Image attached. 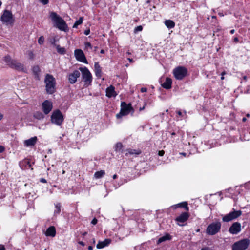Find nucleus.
I'll list each match as a JSON object with an SVG mask.
<instances>
[{"label": "nucleus", "mask_w": 250, "mask_h": 250, "mask_svg": "<svg viewBox=\"0 0 250 250\" xmlns=\"http://www.w3.org/2000/svg\"><path fill=\"white\" fill-rule=\"evenodd\" d=\"M52 21L55 23L56 27L61 31H66L68 26L65 21L55 12H51L49 16Z\"/></svg>", "instance_id": "nucleus-1"}, {"label": "nucleus", "mask_w": 250, "mask_h": 250, "mask_svg": "<svg viewBox=\"0 0 250 250\" xmlns=\"http://www.w3.org/2000/svg\"><path fill=\"white\" fill-rule=\"evenodd\" d=\"M44 83L45 89L49 94H52L55 92L56 81L53 76L50 74H46L45 77Z\"/></svg>", "instance_id": "nucleus-2"}, {"label": "nucleus", "mask_w": 250, "mask_h": 250, "mask_svg": "<svg viewBox=\"0 0 250 250\" xmlns=\"http://www.w3.org/2000/svg\"><path fill=\"white\" fill-rule=\"evenodd\" d=\"M250 240L244 239L235 242L232 246V250H245L250 245Z\"/></svg>", "instance_id": "nucleus-3"}, {"label": "nucleus", "mask_w": 250, "mask_h": 250, "mask_svg": "<svg viewBox=\"0 0 250 250\" xmlns=\"http://www.w3.org/2000/svg\"><path fill=\"white\" fill-rule=\"evenodd\" d=\"M51 121L52 123L59 126L62 124L63 121V117L59 110L53 111L51 116Z\"/></svg>", "instance_id": "nucleus-4"}, {"label": "nucleus", "mask_w": 250, "mask_h": 250, "mask_svg": "<svg viewBox=\"0 0 250 250\" xmlns=\"http://www.w3.org/2000/svg\"><path fill=\"white\" fill-rule=\"evenodd\" d=\"M221 227V224L220 222L211 223L208 226L206 232L210 235H215L220 231Z\"/></svg>", "instance_id": "nucleus-5"}, {"label": "nucleus", "mask_w": 250, "mask_h": 250, "mask_svg": "<svg viewBox=\"0 0 250 250\" xmlns=\"http://www.w3.org/2000/svg\"><path fill=\"white\" fill-rule=\"evenodd\" d=\"M133 108L130 104H127L125 102H122L121 104V110L119 113L116 115L117 118L128 115Z\"/></svg>", "instance_id": "nucleus-6"}, {"label": "nucleus", "mask_w": 250, "mask_h": 250, "mask_svg": "<svg viewBox=\"0 0 250 250\" xmlns=\"http://www.w3.org/2000/svg\"><path fill=\"white\" fill-rule=\"evenodd\" d=\"M188 70L183 66H178L175 68L173 71L175 78L177 80L183 79L187 74Z\"/></svg>", "instance_id": "nucleus-7"}, {"label": "nucleus", "mask_w": 250, "mask_h": 250, "mask_svg": "<svg viewBox=\"0 0 250 250\" xmlns=\"http://www.w3.org/2000/svg\"><path fill=\"white\" fill-rule=\"evenodd\" d=\"M80 70L82 72V77L85 84L90 85L91 83L92 77L91 73L86 67H80Z\"/></svg>", "instance_id": "nucleus-8"}, {"label": "nucleus", "mask_w": 250, "mask_h": 250, "mask_svg": "<svg viewBox=\"0 0 250 250\" xmlns=\"http://www.w3.org/2000/svg\"><path fill=\"white\" fill-rule=\"evenodd\" d=\"M242 214L241 210L236 211L234 210L233 211L230 212L229 213L225 215L222 218V221L225 222H228L232 221L235 219L237 218Z\"/></svg>", "instance_id": "nucleus-9"}, {"label": "nucleus", "mask_w": 250, "mask_h": 250, "mask_svg": "<svg viewBox=\"0 0 250 250\" xmlns=\"http://www.w3.org/2000/svg\"><path fill=\"white\" fill-rule=\"evenodd\" d=\"M0 20L4 23H11L14 21L13 16L10 11L5 10L1 16Z\"/></svg>", "instance_id": "nucleus-10"}, {"label": "nucleus", "mask_w": 250, "mask_h": 250, "mask_svg": "<svg viewBox=\"0 0 250 250\" xmlns=\"http://www.w3.org/2000/svg\"><path fill=\"white\" fill-rule=\"evenodd\" d=\"M42 110L43 113L47 115L52 109L53 105L51 102L48 100H45L42 103Z\"/></svg>", "instance_id": "nucleus-11"}, {"label": "nucleus", "mask_w": 250, "mask_h": 250, "mask_svg": "<svg viewBox=\"0 0 250 250\" xmlns=\"http://www.w3.org/2000/svg\"><path fill=\"white\" fill-rule=\"evenodd\" d=\"M75 56L76 59L81 62L87 63V61L85 58L83 51L81 49H76L75 50Z\"/></svg>", "instance_id": "nucleus-12"}, {"label": "nucleus", "mask_w": 250, "mask_h": 250, "mask_svg": "<svg viewBox=\"0 0 250 250\" xmlns=\"http://www.w3.org/2000/svg\"><path fill=\"white\" fill-rule=\"evenodd\" d=\"M229 232L232 234H237L241 231V224L238 222H235L229 228Z\"/></svg>", "instance_id": "nucleus-13"}, {"label": "nucleus", "mask_w": 250, "mask_h": 250, "mask_svg": "<svg viewBox=\"0 0 250 250\" xmlns=\"http://www.w3.org/2000/svg\"><path fill=\"white\" fill-rule=\"evenodd\" d=\"M80 76V73L78 70H75L73 73L68 75V81L71 84L75 83L77 79Z\"/></svg>", "instance_id": "nucleus-14"}, {"label": "nucleus", "mask_w": 250, "mask_h": 250, "mask_svg": "<svg viewBox=\"0 0 250 250\" xmlns=\"http://www.w3.org/2000/svg\"><path fill=\"white\" fill-rule=\"evenodd\" d=\"M11 68L15 69L16 70L20 71L25 72V70L24 69V65L18 62L16 60H15L12 65L10 67Z\"/></svg>", "instance_id": "nucleus-15"}, {"label": "nucleus", "mask_w": 250, "mask_h": 250, "mask_svg": "<svg viewBox=\"0 0 250 250\" xmlns=\"http://www.w3.org/2000/svg\"><path fill=\"white\" fill-rule=\"evenodd\" d=\"M117 94L115 91V88L113 86L110 85L106 89V96L108 97H116Z\"/></svg>", "instance_id": "nucleus-16"}, {"label": "nucleus", "mask_w": 250, "mask_h": 250, "mask_svg": "<svg viewBox=\"0 0 250 250\" xmlns=\"http://www.w3.org/2000/svg\"><path fill=\"white\" fill-rule=\"evenodd\" d=\"M189 217V215L187 212H183L176 218V221L179 222L183 223L186 221Z\"/></svg>", "instance_id": "nucleus-17"}, {"label": "nucleus", "mask_w": 250, "mask_h": 250, "mask_svg": "<svg viewBox=\"0 0 250 250\" xmlns=\"http://www.w3.org/2000/svg\"><path fill=\"white\" fill-rule=\"evenodd\" d=\"M111 242V240L109 239H106L103 241H99L97 244L96 247L97 249H102L108 246Z\"/></svg>", "instance_id": "nucleus-18"}, {"label": "nucleus", "mask_w": 250, "mask_h": 250, "mask_svg": "<svg viewBox=\"0 0 250 250\" xmlns=\"http://www.w3.org/2000/svg\"><path fill=\"white\" fill-rule=\"evenodd\" d=\"M45 235L47 236L54 237L56 235V229L54 226L49 227L45 232Z\"/></svg>", "instance_id": "nucleus-19"}, {"label": "nucleus", "mask_w": 250, "mask_h": 250, "mask_svg": "<svg viewBox=\"0 0 250 250\" xmlns=\"http://www.w3.org/2000/svg\"><path fill=\"white\" fill-rule=\"evenodd\" d=\"M37 140V137H32L29 139L24 141V145L27 146H33L36 143Z\"/></svg>", "instance_id": "nucleus-20"}, {"label": "nucleus", "mask_w": 250, "mask_h": 250, "mask_svg": "<svg viewBox=\"0 0 250 250\" xmlns=\"http://www.w3.org/2000/svg\"><path fill=\"white\" fill-rule=\"evenodd\" d=\"M172 80L169 78H167L165 82L162 84V86L167 89H169L171 87Z\"/></svg>", "instance_id": "nucleus-21"}, {"label": "nucleus", "mask_w": 250, "mask_h": 250, "mask_svg": "<svg viewBox=\"0 0 250 250\" xmlns=\"http://www.w3.org/2000/svg\"><path fill=\"white\" fill-rule=\"evenodd\" d=\"M40 68L39 66L36 65L34 66L32 68V72L35 76V78L36 79L39 80H40Z\"/></svg>", "instance_id": "nucleus-22"}, {"label": "nucleus", "mask_w": 250, "mask_h": 250, "mask_svg": "<svg viewBox=\"0 0 250 250\" xmlns=\"http://www.w3.org/2000/svg\"><path fill=\"white\" fill-rule=\"evenodd\" d=\"M94 68L96 76L98 78H100L102 74V70L98 62L95 63Z\"/></svg>", "instance_id": "nucleus-23"}, {"label": "nucleus", "mask_w": 250, "mask_h": 250, "mask_svg": "<svg viewBox=\"0 0 250 250\" xmlns=\"http://www.w3.org/2000/svg\"><path fill=\"white\" fill-rule=\"evenodd\" d=\"M5 62L10 67L12 65L13 63L15 61V60H13L11 58V57L9 55H7L4 57L3 59Z\"/></svg>", "instance_id": "nucleus-24"}, {"label": "nucleus", "mask_w": 250, "mask_h": 250, "mask_svg": "<svg viewBox=\"0 0 250 250\" xmlns=\"http://www.w3.org/2000/svg\"><path fill=\"white\" fill-rule=\"evenodd\" d=\"M165 25L169 29H171L175 26V23L170 20H167L165 21Z\"/></svg>", "instance_id": "nucleus-25"}, {"label": "nucleus", "mask_w": 250, "mask_h": 250, "mask_svg": "<svg viewBox=\"0 0 250 250\" xmlns=\"http://www.w3.org/2000/svg\"><path fill=\"white\" fill-rule=\"evenodd\" d=\"M171 239V236L168 234H166V235L165 236H163L161 237H160L158 240V241H157V243L158 244H160L163 242H164L166 240H170Z\"/></svg>", "instance_id": "nucleus-26"}, {"label": "nucleus", "mask_w": 250, "mask_h": 250, "mask_svg": "<svg viewBox=\"0 0 250 250\" xmlns=\"http://www.w3.org/2000/svg\"><path fill=\"white\" fill-rule=\"evenodd\" d=\"M105 174V171L103 170L97 171L94 174V177L96 179H99L103 177Z\"/></svg>", "instance_id": "nucleus-27"}, {"label": "nucleus", "mask_w": 250, "mask_h": 250, "mask_svg": "<svg viewBox=\"0 0 250 250\" xmlns=\"http://www.w3.org/2000/svg\"><path fill=\"white\" fill-rule=\"evenodd\" d=\"M34 117L37 119L41 120L44 118V115L40 111L36 112L34 114Z\"/></svg>", "instance_id": "nucleus-28"}, {"label": "nucleus", "mask_w": 250, "mask_h": 250, "mask_svg": "<svg viewBox=\"0 0 250 250\" xmlns=\"http://www.w3.org/2000/svg\"><path fill=\"white\" fill-rule=\"evenodd\" d=\"M57 52L61 54H64L65 53L66 50L65 48L61 47L59 45H56Z\"/></svg>", "instance_id": "nucleus-29"}, {"label": "nucleus", "mask_w": 250, "mask_h": 250, "mask_svg": "<svg viewBox=\"0 0 250 250\" xmlns=\"http://www.w3.org/2000/svg\"><path fill=\"white\" fill-rule=\"evenodd\" d=\"M83 17H80L78 20H77L75 23L74 24L73 27L75 28H77L79 25L83 23Z\"/></svg>", "instance_id": "nucleus-30"}, {"label": "nucleus", "mask_w": 250, "mask_h": 250, "mask_svg": "<svg viewBox=\"0 0 250 250\" xmlns=\"http://www.w3.org/2000/svg\"><path fill=\"white\" fill-rule=\"evenodd\" d=\"M61 212V205L60 203H57L55 205V209L54 210L55 214H59Z\"/></svg>", "instance_id": "nucleus-31"}, {"label": "nucleus", "mask_w": 250, "mask_h": 250, "mask_svg": "<svg viewBox=\"0 0 250 250\" xmlns=\"http://www.w3.org/2000/svg\"><path fill=\"white\" fill-rule=\"evenodd\" d=\"M123 145L121 143H118L116 144L115 146V149L116 151H119L122 148Z\"/></svg>", "instance_id": "nucleus-32"}, {"label": "nucleus", "mask_w": 250, "mask_h": 250, "mask_svg": "<svg viewBox=\"0 0 250 250\" xmlns=\"http://www.w3.org/2000/svg\"><path fill=\"white\" fill-rule=\"evenodd\" d=\"M178 206L180 207H183V208H185V209L187 210H188V204L186 202H183V203H181L178 204Z\"/></svg>", "instance_id": "nucleus-33"}, {"label": "nucleus", "mask_w": 250, "mask_h": 250, "mask_svg": "<svg viewBox=\"0 0 250 250\" xmlns=\"http://www.w3.org/2000/svg\"><path fill=\"white\" fill-rule=\"evenodd\" d=\"M129 153L130 154H140L141 151H140V150H130L129 151Z\"/></svg>", "instance_id": "nucleus-34"}, {"label": "nucleus", "mask_w": 250, "mask_h": 250, "mask_svg": "<svg viewBox=\"0 0 250 250\" xmlns=\"http://www.w3.org/2000/svg\"><path fill=\"white\" fill-rule=\"evenodd\" d=\"M44 41V38L43 36H41L38 39V43L40 44H42Z\"/></svg>", "instance_id": "nucleus-35"}, {"label": "nucleus", "mask_w": 250, "mask_h": 250, "mask_svg": "<svg viewBox=\"0 0 250 250\" xmlns=\"http://www.w3.org/2000/svg\"><path fill=\"white\" fill-rule=\"evenodd\" d=\"M143 29V27L141 25H139V26H137L135 29H134V32H140V31H141Z\"/></svg>", "instance_id": "nucleus-36"}, {"label": "nucleus", "mask_w": 250, "mask_h": 250, "mask_svg": "<svg viewBox=\"0 0 250 250\" xmlns=\"http://www.w3.org/2000/svg\"><path fill=\"white\" fill-rule=\"evenodd\" d=\"M85 47L86 48H89L90 49H92V45L90 42H85Z\"/></svg>", "instance_id": "nucleus-37"}, {"label": "nucleus", "mask_w": 250, "mask_h": 250, "mask_svg": "<svg viewBox=\"0 0 250 250\" xmlns=\"http://www.w3.org/2000/svg\"><path fill=\"white\" fill-rule=\"evenodd\" d=\"M40 1L43 5L47 4L49 2L48 0H40Z\"/></svg>", "instance_id": "nucleus-38"}, {"label": "nucleus", "mask_w": 250, "mask_h": 250, "mask_svg": "<svg viewBox=\"0 0 250 250\" xmlns=\"http://www.w3.org/2000/svg\"><path fill=\"white\" fill-rule=\"evenodd\" d=\"M55 42H56V40L55 38L53 39L51 41H50V42L54 46H55L56 45H57V44H56L55 43Z\"/></svg>", "instance_id": "nucleus-39"}, {"label": "nucleus", "mask_w": 250, "mask_h": 250, "mask_svg": "<svg viewBox=\"0 0 250 250\" xmlns=\"http://www.w3.org/2000/svg\"><path fill=\"white\" fill-rule=\"evenodd\" d=\"M97 223V220L96 218H94L93 219V220H92L91 221V223L93 224V225H96Z\"/></svg>", "instance_id": "nucleus-40"}, {"label": "nucleus", "mask_w": 250, "mask_h": 250, "mask_svg": "<svg viewBox=\"0 0 250 250\" xmlns=\"http://www.w3.org/2000/svg\"><path fill=\"white\" fill-rule=\"evenodd\" d=\"M164 153H165V152H164V150L159 151V152H158V154L160 156H163Z\"/></svg>", "instance_id": "nucleus-41"}, {"label": "nucleus", "mask_w": 250, "mask_h": 250, "mask_svg": "<svg viewBox=\"0 0 250 250\" xmlns=\"http://www.w3.org/2000/svg\"><path fill=\"white\" fill-rule=\"evenodd\" d=\"M90 32V29H87V30H86L84 31V34H85V35H89V34Z\"/></svg>", "instance_id": "nucleus-42"}, {"label": "nucleus", "mask_w": 250, "mask_h": 250, "mask_svg": "<svg viewBox=\"0 0 250 250\" xmlns=\"http://www.w3.org/2000/svg\"><path fill=\"white\" fill-rule=\"evenodd\" d=\"M4 150V147L2 146H0V153L3 152Z\"/></svg>", "instance_id": "nucleus-43"}, {"label": "nucleus", "mask_w": 250, "mask_h": 250, "mask_svg": "<svg viewBox=\"0 0 250 250\" xmlns=\"http://www.w3.org/2000/svg\"><path fill=\"white\" fill-rule=\"evenodd\" d=\"M201 250H212L209 247H206L203 248L202 249H201Z\"/></svg>", "instance_id": "nucleus-44"}, {"label": "nucleus", "mask_w": 250, "mask_h": 250, "mask_svg": "<svg viewBox=\"0 0 250 250\" xmlns=\"http://www.w3.org/2000/svg\"><path fill=\"white\" fill-rule=\"evenodd\" d=\"M141 91L142 92H146L147 91V88H145V87H142L141 89Z\"/></svg>", "instance_id": "nucleus-45"}, {"label": "nucleus", "mask_w": 250, "mask_h": 250, "mask_svg": "<svg viewBox=\"0 0 250 250\" xmlns=\"http://www.w3.org/2000/svg\"><path fill=\"white\" fill-rule=\"evenodd\" d=\"M40 181L41 182L43 183H45L47 182L46 180L44 178H41Z\"/></svg>", "instance_id": "nucleus-46"}, {"label": "nucleus", "mask_w": 250, "mask_h": 250, "mask_svg": "<svg viewBox=\"0 0 250 250\" xmlns=\"http://www.w3.org/2000/svg\"><path fill=\"white\" fill-rule=\"evenodd\" d=\"M0 250H5V248L3 245H0Z\"/></svg>", "instance_id": "nucleus-47"}, {"label": "nucleus", "mask_w": 250, "mask_h": 250, "mask_svg": "<svg viewBox=\"0 0 250 250\" xmlns=\"http://www.w3.org/2000/svg\"><path fill=\"white\" fill-rule=\"evenodd\" d=\"M79 244L83 246H84L85 245L84 243L82 241H79Z\"/></svg>", "instance_id": "nucleus-48"}, {"label": "nucleus", "mask_w": 250, "mask_h": 250, "mask_svg": "<svg viewBox=\"0 0 250 250\" xmlns=\"http://www.w3.org/2000/svg\"><path fill=\"white\" fill-rule=\"evenodd\" d=\"M238 41H239V40H238V38L237 37H235V38H234V42H238Z\"/></svg>", "instance_id": "nucleus-49"}, {"label": "nucleus", "mask_w": 250, "mask_h": 250, "mask_svg": "<svg viewBox=\"0 0 250 250\" xmlns=\"http://www.w3.org/2000/svg\"><path fill=\"white\" fill-rule=\"evenodd\" d=\"M177 113L179 115V116H183L182 115V113L180 111H178L177 112Z\"/></svg>", "instance_id": "nucleus-50"}, {"label": "nucleus", "mask_w": 250, "mask_h": 250, "mask_svg": "<svg viewBox=\"0 0 250 250\" xmlns=\"http://www.w3.org/2000/svg\"><path fill=\"white\" fill-rule=\"evenodd\" d=\"M3 115L0 112V121L2 119Z\"/></svg>", "instance_id": "nucleus-51"}, {"label": "nucleus", "mask_w": 250, "mask_h": 250, "mask_svg": "<svg viewBox=\"0 0 250 250\" xmlns=\"http://www.w3.org/2000/svg\"><path fill=\"white\" fill-rule=\"evenodd\" d=\"M88 249L89 250H93V247H92V246H89L88 247Z\"/></svg>", "instance_id": "nucleus-52"}, {"label": "nucleus", "mask_w": 250, "mask_h": 250, "mask_svg": "<svg viewBox=\"0 0 250 250\" xmlns=\"http://www.w3.org/2000/svg\"><path fill=\"white\" fill-rule=\"evenodd\" d=\"M117 176L116 174H114L113 176V178L114 179H115L116 178H117Z\"/></svg>", "instance_id": "nucleus-53"}, {"label": "nucleus", "mask_w": 250, "mask_h": 250, "mask_svg": "<svg viewBox=\"0 0 250 250\" xmlns=\"http://www.w3.org/2000/svg\"><path fill=\"white\" fill-rule=\"evenodd\" d=\"M234 32H235V30L234 29H232L230 31V33L232 34L234 33Z\"/></svg>", "instance_id": "nucleus-54"}, {"label": "nucleus", "mask_w": 250, "mask_h": 250, "mask_svg": "<svg viewBox=\"0 0 250 250\" xmlns=\"http://www.w3.org/2000/svg\"><path fill=\"white\" fill-rule=\"evenodd\" d=\"M226 74V72L225 71H223V72H222L221 73V75L222 76H224V75H225Z\"/></svg>", "instance_id": "nucleus-55"}, {"label": "nucleus", "mask_w": 250, "mask_h": 250, "mask_svg": "<svg viewBox=\"0 0 250 250\" xmlns=\"http://www.w3.org/2000/svg\"><path fill=\"white\" fill-rule=\"evenodd\" d=\"M246 120H247V119H246V118H243L242 119V121H243V122H245V121H246Z\"/></svg>", "instance_id": "nucleus-56"}, {"label": "nucleus", "mask_w": 250, "mask_h": 250, "mask_svg": "<svg viewBox=\"0 0 250 250\" xmlns=\"http://www.w3.org/2000/svg\"><path fill=\"white\" fill-rule=\"evenodd\" d=\"M95 239L94 238L92 239V243L93 244H95Z\"/></svg>", "instance_id": "nucleus-57"}, {"label": "nucleus", "mask_w": 250, "mask_h": 250, "mask_svg": "<svg viewBox=\"0 0 250 250\" xmlns=\"http://www.w3.org/2000/svg\"><path fill=\"white\" fill-rule=\"evenodd\" d=\"M101 53L104 54V50H101L100 51Z\"/></svg>", "instance_id": "nucleus-58"}, {"label": "nucleus", "mask_w": 250, "mask_h": 250, "mask_svg": "<svg viewBox=\"0 0 250 250\" xmlns=\"http://www.w3.org/2000/svg\"><path fill=\"white\" fill-rule=\"evenodd\" d=\"M221 79L222 80H224V76H221Z\"/></svg>", "instance_id": "nucleus-59"}, {"label": "nucleus", "mask_w": 250, "mask_h": 250, "mask_svg": "<svg viewBox=\"0 0 250 250\" xmlns=\"http://www.w3.org/2000/svg\"><path fill=\"white\" fill-rule=\"evenodd\" d=\"M181 154H182V155H183V156H186V154L185 153H184V152H183V153H181Z\"/></svg>", "instance_id": "nucleus-60"}, {"label": "nucleus", "mask_w": 250, "mask_h": 250, "mask_svg": "<svg viewBox=\"0 0 250 250\" xmlns=\"http://www.w3.org/2000/svg\"><path fill=\"white\" fill-rule=\"evenodd\" d=\"M86 234H87V232H84V233L83 234V236H84V235H86Z\"/></svg>", "instance_id": "nucleus-61"}, {"label": "nucleus", "mask_w": 250, "mask_h": 250, "mask_svg": "<svg viewBox=\"0 0 250 250\" xmlns=\"http://www.w3.org/2000/svg\"><path fill=\"white\" fill-rule=\"evenodd\" d=\"M246 116H247V117H249L250 115V114H247L246 115Z\"/></svg>", "instance_id": "nucleus-62"}, {"label": "nucleus", "mask_w": 250, "mask_h": 250, "mask_svg": "<svg viewBox=\"0 0 250 250\" xmlns=\"http://www.w3.org/2000/svg\"><path fill=\"white\" fill-rule=\"evenodd\" d=\"M244 79L246 80L247 77L246 76H244L243 77Z\"/></svg>", "instance_id": "nucleus-63"}, {"label": "nucleus", "mask_w": 250, "mask_h": 250, "mask_svg": "<svg viewBox=\"0 0 250 250\" xmlns=\"http://www.w3.org/2000/svg\"><path fill=\"white\" fill-rule=\"evenodd\" d=\"M129 61L130 62H132V59H129Z\"/></svg>", "instance_id": "nucleus-64"}]
</instances>
